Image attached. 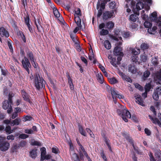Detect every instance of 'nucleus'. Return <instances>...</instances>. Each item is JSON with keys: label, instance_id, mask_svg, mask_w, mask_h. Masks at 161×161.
I'll use <instances>...</instances> for the list:
<instances>
[{"label": "nucleus", "instance_id": "nucleus-1", "mask_svg": "<svg viewBox=\"0 0 161 161\" xmlns=\"http://www.w3.org/2000/svg\"><path fill=\"white\" fill-rule=\"evenodd\" d=\"M26 55L27 58L25 56L24 59H23L21 61V63L23 68L29 74H30L29 68L31 67V65L28 58L31 61H33L34 56L32 52L31 51H28L26 52Z\"/></svg>", "mask_w": 161, "mask_h": 161}, {"label": "nucleus", "instance_id": "nucleus-2", "mask_svg": "<svg viewBox=\"0 0 161 161\" xmlns=\"http://www.w3.org/2000/svg\"><path fill=\"white\" fill-rule=\"evenodd\" d=\"M117 112L119 115L121 116L123 120L125 122H128L127 118H131V115L130 112L123 105H120V108L117 110Z\"/></svg>", "mask_w": 161, "mask_h": 161}, {"label": "nucleus", "instance_id": "nucleus-3", "mask_svg": "<svg viewBox=\"0 0 161 161\" xmlns=\"http://www.w3.org/2000/svg\"><path fill=\"white\" fill-rule=\"evenodd\" d=\"M35 86L38 90L45 87V81L43 78L40 76L38 73L34 75V81Z\"/></svg>", "mask_w": 161, "mask_h": 161}, {"label": "nucleus", "instance_id": "nucleus-4", "mask_svg": "<svg viewBox=\"0 0 161 161\" xmlns=\"http://www.w3.org/2000/svg\"><path fill=\"white\" fill-rule=\"evenodd\" d=\"M10 147V144L6 141L5 137L0 136V150L3 152L8 150Z\"/></svg>", "mask_w": 161, "mask_h": 161}, {"label": "nucleus", "instance_id": "nucleus-5", "mask_svg": "<svg viewBox=\"0 0 161 161\" xmlns=\"http://www.w3.org/2000/svg\"><path fill=\"white\" fill-rule=\"evenodd\" d=\"M116 11V10L114 9L111 11H106L103 14V19L105 20H107L108 19H110L114 16V12Z\"/></svg>", "mask_w": 161, "mask_h": 161}, {"label": "nucleus", "instance_id": "nucleus-6", "mask_svg": "<svg viewBox=\"0 0 161 161\" xmlns=\"http://www.w3.org/2000/svg\"><path fill=\"white\" fill-rule=\"evenodd\" d=\"M122 48L120 47L117 46L115 47L114 50V54L116 56H123L124 54L121 52Z\"/></svg>", "mask_w": 161, "mask_h": 161}, {"label": "nucleus", "instance_id": "nucleus-7", "mask_svg": "<svg viewBox=\"0 0 161 161\" xmlns=\"http://www.w3.org/2000/svg\"><path fill=\"white\" fill-rule=\"evenodd\" d=\"M158 94H161V86L157 87L156 90L154 92L153 95V99L156 100L158 101L159 98Z\"/></svg>", "mask_w": 161, "mask_h": 161}, {"label": "nucleus", "instance_id": "nucleus-8", "mask_svg": "<svg viewBox=\"0 0 161 161\" xmlns=\"http://www.w3.org/2000/svg\"><path fill=\"white\" fill-rule=\"evenodd\" d=\"M119 74L121 77L124 80L130 83L132 82V79L128 76L125 75L124 73L122 72H119Z\"/></svg>", "mask_w": 161, "mask_h": 161}, {"label": "nucleus", "instance_id": "nucleus-9", "mask_svg": "<svg viewBox=\"0 0 161 161\" xmlns=\"http://www.w3.org/2000/svg\"><path fill=\"white\" fill-rule=\"evenodd\" d=\"M0 35L2 37L5 36L6 37L9 36L8 32L3 27H2L0 29Z\"/></svg>", "mask_w": 161, "mask_h": 161}, {"label": "nucleus", "instance_id": "nucleus-10", "mask_svg": "<svg viewBox=\"0 0 161 161\" xmlns=\"http://www.w3.org/2000/svg\"><path fill=\"white\" fill-rule=\"evenodd\" d=\"M22 91V96L24 100L26 101L29 103L31 104H32V102L30 100L29 98V96L25 91Z\"/></svg>", "mask_w": 161, "mask_h": 161}, {"label": "nucleus", "instance_id": "nucleus-11", "mask_svg": "<svg viewBox=\"0 0 161 161\" xmlns=\"http://www.w3.org/2000/svg\"><path fill=\"white\" fill-rule=\"evenodd\" d=\"M128 70L133 74H135L137 72V69L136 66L133 64H130L128 66Z\"/></svg>", "mask_w": 161, "mask_h": 161}, {"label": "nucleus", "instance_id": "nucleus-12", "mask_svg": "<svg viewBox=\"0 0 161 161\" xmlns=\"http://www.w3.org/2000/svg\"><path fill=\"white\" fill-rule=\"evenodd\" d=\"M67 76L68 78V83L69 86V87L70 89L72 90L74 89V87L73 84V80L71 78L69 74V73H67Z\"/></svg>", "mask_w": 161, "mask_h": 161}, {"label": "nucleus", "instance_id": "nucleus-13", "mask_svg": "<svg viewBox=\"0 0 161 161\" xmlns=\"http://www.w3.org/2000/svg\"><path fill=\"white\" fill-rule=\"evenodd\" d=\"M135 97L136 100V101L137 103L142 106L143 105V100L140 95H135Z\"/></svg>", "mask_w": 161, "mask_h": 161}, {"label": "nucleus", "instance_id": "nucleus-14", "mask_svg": "<svg viewBox=\"0 0 161 161\" xmlns=\"http://www.w3.org/2000/svg\"><path fill=\"white\" fill-rule=\"evenodd\" d=\"M37 149H32L29 152V156L31 158L35 159L37 156Z\"/></svg>", "mask_w": 161, "mask_h": 161}, {"label": "nucleus", "instance_id": "nucleus-15", "mask_svg": "<svg viewBox=\"0 0 161 161\" xmlns=\"http://www.w3.org/2000/svg\"><path fill=\"white\" fill-rule=\"evenodd\" d=\"M12 104L13 103L11 102V103L9 101L5 100L3 103V108L5 110L7 109L10 106H11Z\"/></svg>", "mask_w": 161, "mask_h": 161}, {"label": "nucleus", "instance_id": "nucleus-16", "mask_svg": "<svg viewBox=\"0 0 161 161\" xmlns=\"http://www.w3.org/2000/svg\"><path fill=\"white\" fill-rule=\"evenodd\" d=\"M154 79L157 84L161 85V73L155 75Z\"/></svg>", "mask_w": 161, "mask_h": 161}, {"label": "nucleus", "instance_id": "nucleus-17", "mask_svg": "<svg viewBox=\"0 0 161 161\" xmlns=\"http://www.w3.org/2000/svg\"><path fill=\"white\" fill-rule=\"evenodd\" d=\"M21 121V119L19 118H17L11 121V125H19Z\"/></svg>", "mask_w": 161, "mask_h": 161}, {"label": "nucleus", "instance_id": "nucleus-18", "mask_svg": "<svg viewBox=\"0 0 161 161\" xmlns=\"http://www.w3.org/2000/svg\"><path fill=\"white\" fill-rule=\"evenodd\" d=\"M149 118L155 124H158L159 125L161 124L160 121L157 118H153L152 116L149 115L148 116Z\"/></svg>", "mask_w": 161, "mask_h": 161}, {"label": "nucleus", "instance_id": "nucleus-19", "mask_svg": "<svg viewBox=\"0 0 161 161\" xmlns=\"http://www.w3.org/2000/svg\"><path fill=\"white\" fill-rule=\"evenodd\" d=\"M106 28L109 30L112 29L114 27V23L112 21L108 22L106 24Z\"/></svg>", "mask_w": 161, "mask_h": 161}, {"label": "nucleus", "instance_id": "nucleus-20", "mask_svg": "<svg viewBox=\"0 0 161 161\" xmlns=\"http://www.w3.org/2000/svg\"><path fill=\"white\" fill-rule=\"evenodd\" d=\"M157 29V27L156 26H154L152 28H148L147 30L148 32L151 34H155L157 31L156 30Z\"/></svg>", "mask_w": 161, "mask_h": 161}, {"label": "nucleus", "instance_id": "nucleus-21", "mask_svg": "<svg viewBox=\"0 0 161 161\" xmlns=\"http://www.w3.org/2000/svg\"><path fill=\"white\" fill-rule=\"evenodd\" d=\"M97 76L98 82L101 84H103V83L104 80L102 74L101 73H98L97 75Z\"/></svg>", "mask_w": 161, "mask_h": 161}, {"label": "nucleus", "instance_id": "nucleus-22", "mask_svg": "<svg viewBox=\"0 0 161 161\" xmlns=\"http://www.w3.org/2000/svg\"><path fill=\"white\" fill-rule=\"evenodd\" d=\"M72 160L74 161H80L79 155L76 153H74L71 156Z\"/></svg>", "mask_w": 161, "mask_h": 161}, {"label": "nucleus", "instance_id": "nucleus-23", "mask_svg": "<svg viewBox=\"0 0 161 161\" xmlns=\"http://www.w3.org/2000/svg\"><path fill=\"white\" fill-rule=\"evenodd\" d=\"M51 7L53 8V13L54 16L57 18H59L60 17V14L57 9L56 8L54 7V4Z\"/></svg>", "mask_w": 161, "mask_h": 161}, {"label": "nucleus", "instance_id": "nucleus-24", "mask_svg": "<svg viewBox=\"0 0 161 161\" xmlns=\"http://www.w3.org/2000/svg\"><path fill=\"white\" fill-rule=\"evenodd\" d=\"M75 22L77 24V26L80 28V29H81L82 27V25L81 24V20L80 19V17L79 16H78L77 17V18H78V20L76 21L75 20V18L77 17L75 15Z\"/></svg>", "mask_w": 161, "mask_h": 161}, {"label": "nucleus", "instance_id": "nucleus-25", "mask_svg": "<svg viewBox=\"0 0 161 161\" xmlns=\"http://www.w3.org/2000/svg\"><path fill=\"white\" fill-rule=\"evenodd\" d=\"M107 87H109L110 88V91L111 92L112 96L113 98H114V97H117V94L116 92L115 89L114 88H112V87L110 88V86L108 85Z\"/></svg>", "mask_w": 161, "mask_h": 161}, {"label": "nucleus", "instance_id": "nucleus-26", "mask_svg": "<svg viewBox=\"0 0 161 161\" xmlns=\"http://www.w3.org/2000/svg\"><path fill=\"white\" fill-rule=\"evenodd\" d=\"M17 34L18 36H20L22 40L24 43H25L26 42L25 37L22 31H19L17 32Z\"/></svg>", "mask_w": 161, "mask_h": 161}, {"label": "nucleus", "instance_id": "nucleus-27", "mask_svg": "<svg viewBox=\"0 0 161 161\" xmlns=\"http://www.w3.org/2000/svg\"><path fill=\"white\" fill-rule=\"evenodd\" d=\"M136 9H137V11H138L143 8V3L141 2H138L136 3Z\"/></svg>", "mask_w": 161, "mask_h": 161}, {"label": "nucleus", "instance_id": "nucleus-28", "mask_svg": "<svg viewBox=\"0 0 161 161\" xmlns=\"http://www.w3.org/2000/svg\"><path fill=\"white\" fill-rule=\"evenodd\" d=\"M155 156L158 161H161V151H157L155 153Z\"/></svg>", "mask_w": 161, "mask_h": 161}, {"label": "nucleus", "instance_id": "nucleus-29", "mask_svg": "<svg viewBox=\"0 0 161 161\" xmlns=\"http://www.w3.org/2000/svg\"><path fill=\"white\" fill-rule=\"evenodd\" d=\"M150 75V72L149 70L145 71L143 74L142 76V79L143 80H145L147 78H148Z\"/></svg>", "mask_w": 161, "mask_h": 161}, {"label": "nucleus", "instance_id": "nucleus-30", "mask_svg": "<svg viewBox=\"0 0 161 161\" xmlns=\"http://www.w3.org/2000/svg\"><path fill=\"white\" fill-rule=\"evenodd\" d=\"M104 45L105 47L108 50L110 49L111 47V43L108 40L105 41Z\"/></svg>", "mask_w": 161, "mask_h": 161}, {"label": "nucleus", "instance_id": "nucleus-31", "mask_svg": "<svg viewBox=\"0 0 161 161\" xmlns=\"http://www.w3.org/2000/svg\"><path fill=\"white\" fill-rule=\"evenodd\" d=\"M79 131L80 133L84 136H86V134L85 131L83 129L82 126L80 125L79 126Z\"/></svg>", "mask_w": 161, "mask_h": 161}, {"label": "nucleus", "instance_id": "nucleus-32", "mask_svg": "<svg viewBox=\"0 0 161 161\" xmlns=\"http://www.w3.org/2000/svg\"><path fill=\"white\" fill-rule=\"evenodd\" d=\"M33 118L30 115H24L23 118V121L26 122L27 121H31L33 119Z\"/></svg>", "mask_w": 161, "mask_h": 161}, {"label": "nucleus", "instance_id": "nucleus-33", "mask_svg": "<svg viewBox=\"0 0 161 161\" xmlns=\"http://www.w3.org/2000/svg\"><path fill=\"white\" fill-rule=\"evenodd\" d=\"M69 35L73 42H75V43H76L77 40L76 38V36L75 34L70 32L69 33Z\"/></svg>", "mask_w": 161, "mask_h": 161}, {"label": "nucleus", "instance_id": "nucleus-34", "mask_svg": "<svg viewBox=\"0 0 161 161\" xmlns=\"http://www.w3.org/2000/svg\"><path fill=\"white\" fill-rule=\"evenodd\" d=\"M149 45L147 44L143 43L141 44L140 48L141 49L144 50L148 49L149 48Z\"/></svg>", "mask_w": 161, "mask_h": 161}, {"label": "nucleus", "instance_id": "nucleus-35", "mask_svg": "<svg viewBox=\"0 0 161 161\" xmlns=\"http://www.w3.org/2000/svg\"><path fill=\"white\" fill-rule=\"evenodd\" d=\"M152 86L150 83L146 84L144 87L145 91L147 92H149Z\"/></svg>", "mask_w": 161, "mask_h": 161}, {"label": "nucleus", "instance_id": "nucleus-36", "mask_svg": "<svg viewBox=\"0 0 161 161\" xmlns=\"http://www.w3.org/2000/svg\"><path fill=\"white\" fill-rule=\"evenodd\" d=\"M5 130L7 134H9L13 132V130H11V127L9 125L6 126Z\"/></svg>", "mask_w": 161, "mask_h": 161}, {"label": "nucleus", "instance_id": "nucleus-37", "mask_svg": "<svg viewBox=\"0 0 161 161\" xmlns=\"http://www.w3.org/2000/svg\"><path fill=\"white\" fill-rule=\"evenodd\" d=\"M140 50L139 49H132V55H135L137 56L140 53Z\"/></svg>", "mask_w": 161, "mask_h": 161}, {"label": "nucleus", "instance_id": "nucleus-38", "mask_svg": "<svg viewBox=\"0 0 161 161\" xmlns=\"http://www.w3.org/2000/svg\"><path fill=\"white\" fill-rule=\"evenodd\" d=\"M137 18L136 15L132 14L130 16V21L135 22L136 21Z\"/></svg>", "mask_w": 161, "mask_h": 161}, {"label": "nucleus", "instance_id": "nucleus-39", "mask_svg": "<svg viewBox=\"0 0 161 161\" xmlns=\"http://www.w3.org/2000/svg\"><path fill=\"white\" fill-rule=\"evenodd\" d=\"M116 4L115 1L111 2L109 3V7L110 8L115 9L116 7Z\"/></svg>", "mask_w": 161, "mask_h": 161}, {"label": "nucleus", "instance_id": "nucleus-40", "mask_svg": "<svg viewBox=\"0 0 161 161\" xmlns=\"http://www.w3.org/2000/svg\"><path fill=\"white\" fill-rule=\"evenodd\" d=\"M109 82L112 84H114L118 83V80L114 77L109 79Z\"/></svg>", "mask_w": 161, "mask_h": 161}, {"label": "nucleus", "instance_id": "nucleus-41", "mask_svg": "<svg viewBox=\"0 0 161 161\" xmlns=\"http://www.w3.org/2000/svg\"><path fill=\"white\" fill-rule=\"evenodd\" d=\"M100 35L101 36H105L108 34V31L107 30L102 29L100 32Z\"/></svg>", "mask_w": 161, "mask_h": 161}, {"label": "nucleus", "instance_id": "nucleus-42", "mask_svg": "<svg viewBox=\"0 0 161 161\" xmlns=\"http://www.w3.org/2000/svg\"><path fill=\"white\" fill-rule=\"evenodd\" d=\"M144 25L145 27L149 28L151 27L152 24L148 21H145L144 23Z\"/></svg>", "mask_w": 161, "mask_h": 161}, {"label": "nucleus", "instance_id": "nucleus-43", "mask_svg": "<svg viewBox=\"0 0 161 161\" xmlns=\"http://www.w3.org/2000/svg\"><path fill=\"white\" fill-rule=\"evenodd\" d=\"M40 151H41V157L42 158V156H43L45 155L46 153V149L45 147H42L40 149Z\"/></svg>", "mask_w": 161, "mask_h": 161}, {"label": "nucleus", "instance_id": "nucleus-44", "mask_svg": "<svg viewBox=\"0 0 161 161\" xmlns=\"http://www.w3.org/2000/svg\"><path fill=\"white\" fill-rule=\"evenodd\" d=\"M103 137V138L107 146L110 145L109 142L110 140L108 139L107 138V137L104 134L102 135Z\"/></svg>", "mask_w": 161, "mask_h": 161}, {"label": "nucleus", "instance_id": "nucleus-45", "mask_svg": "<svg viewBox=\"0 0 161 161\" xmlns=\"http://www.w3.org/2000/svg\"><path fill=\"white\" fill-rule=\"evenodd\" d=\"M140 59L144 62H146L147 60V55H142L140 56Z\"/></svg>", "mask_w": 161, "mask_h": 161}, {"label": "nucleus", "instance_id": "nucleus-46", "mask_svg": "<svg viewBox=\"0 0 161 161\" xmlns=\"http://www.w3.org/2000/svg\"><path fill=\"white\" fill-rule=\"evenodd\" d=\"M131 33L130 31L124 32L123 34V36L125 38H127L131 36Z\"/></svg>", "mask_w": 161, "mask_h": 161}, {"label": "nucleus", "instance_id": "nucleus-47", "mask_svg": "<svg viewBox=\"0 0 161 161\" xmlns=\"http://www.w3.org/2000/svg\"><path fill=\"white\" fill-rule=\"evenodd\" d=\"M131 59L133 62L136 63L138 61V56L137 55H132L131 58Z\"/></svg>", "mask_w": 161, "mask_h": 161}, {"label": "nucleus", "instance_id": "nucleus-48", "mask_svg": "<svg viewBox=\"0 0 161 161\" xmlns=\"http://www.w3.org/2000/svg\"><path fill=\"white\" fill-rule=\"evenodd\" d=\"M68 144L69 146V150L71 151H73L75 149L74 145L71 140H70L68 142Z\"/></svg>", "mask_w": 161, "mask_h": 161}, {"label": "nucleus", "instance_id": "nucleus-49", "mask_svg": "<svg viewBox=\"0 0 161 161\" xmlns=\"http://www.w3.org/2000/svg\"><path fill=\"white\" fill-rule=\"evenodd\" d=\"M25 23V24H27L30 23V19L29 17V15L28 14L25 17H24Z\"/></svg>", "mask_w": 161, "mask_h": 161}, {"label": "nucleus", "instance_id": "nucleus-50", "mask_svg": "<svg viewBox=\"0 0 161 161\" xmlns=\"http://www.w3.org/2000/svg\"><path fill=\"white\" fill-rule=\"evenodd\" d=\"M148 155L149 156L150 161H156L153 156V153L151 152H150Z\"/></svg>", "mask_w": 161, "mask_h": 161}, {"label": "nucleus", "instance_id": "nucleus-51", "mask_svg": "<svg viewBox=\"0 0 161 161\" xmlns=\"http://www.w3.org/2000/svg\"><path fill=\"white\" fill-rule=\"evenodd\" d=\"M31 144L32 146H41V144L39 142L36 141L31 142Z\"/></svg>", "mask_w": 161, "mask_h": 161}, {"label": "nucleus", "instance_id": "nucleus-52", "mask_svg": "<svg viewBox=\"0 0 161 161\" xmlns=\"http://www.w3.org/2000/svg\"><path fill=\"white\" fill-rule=\"evenodd\" d=\"M75 14L78 16H81V10L80 8H76L75 10Z\"/></svg>", "mask_w": 161, "mask_h": 161}, {"label": "nucleus", "instance_id": "nucleus-53", "mask_svg": "<svg viewBox=\"0 0 161 161\" xmlns=\"http://www.w3.org/2000/svg\"><path fill=\"white\" fill-rule=\"evenodd\" d=\"M11 42H12L10 40V41H8V45L9 47V48L10 50V51L11 52H13V49L12 46V45L11 43Z\"/></svg>", "mask_w": 161, "mask_h": 161}, {"label": "nucleus", "instance_id": "nucleus-54", "mask_svg": "<svg viewBox=\"0 0 161 161\" xmlns=\"http://www.w3.org/2000/svg\"><path fill=\"white\" fill-rule=\"evenodd\" d=\"M51 157V156L50 155H44L43 157L42 156V158H41V160L43 161L45 159H50Z\"/></svg>", "mask_w": 161, "mask_h": 161}, {"label": "nucleus", "instance_id": "nucleus-55", "mask_svg": "<svg viewBox=\"0 0 161 161\" xmlns=\"http://www.w3.org/2000/svg\"><path fill=\"white\" fill-rule=\"evenodd\" d=\"M52 152L56 154H57L59 153V149L57 147H53L52 148Z\"/></svg>", "mask_w": 161, "mask_h": 161}, {"label": "nucleus", "instance_id": "nucleus-56", "mask_svg": "<svg viewBox=\"0 0 161 161\" xmlns=\"http://www.w3.org/2000/svg\"><path fill=\"white\" fill-rule=\"evenodd\" d=\"M151 62L155 66L157 65L158 64L157 59L155 57L152 60Z\"/></svg>", "mask_w": 161, "mask_h": 161}, {"label": "nucleus", "instance_id": "nucleus-57", "mask_svg": "<svg viewBox=\"0 0 161 161\" xmlns=\"http://www.w3.org/2000/svg\"><path fill=\"white\" fill-rule=\"evenodd\" d=\"M29 136L28 135L24 134H21L19 136V138L23 139H26Z\"/></svg>", "mask_w": 161, "mask_h": 161}, {"label": "nucleus", "instance_id": "nucleus-58", "mask_svg": "<svg viewBox=\"0 0 161 161\" xmlns=\"http://www.w3.org/2000/svg\"><path fill=\"white\" fill-rule=\"evenodd\" d=\"M145 133L147 136H150L151 134V131L147 128H145L144 129Z\"/></svg>", "mask_w": 161, "mask_h": 161}, {"label": "nucleus", "instance_id": "nucleus-59", "mask_svg": "<svg viewBox=\"0 0 161 161\" xmlns=\"http://www.w3.org/2000/svg\"><path fill=\"white\" fill-rule=\"evenodd\" d=\"M138 26V25L136 24V23H132L130 24V28L132 29H135Z\"/></svg>", "mask_w": 161, "mask_h": 161}, {"label": "nucleus", "instance_id": "nucleus-60", "mask_svg": "<svg viewBox=\"0 0 161 161\" xmlns=\"http://www.w3.org/2000/svg\"><path fill=\"white\" fill-rule=\"evenodd\" d=\"M106 3L105 1L104 0L102 1V2L100 3V8L102 9H104L105 8V6L106 3Z\"/></svg>", "mask_w": 161, "mask_h": 161}, {"label": "nucleus", "instance_id": "nucleus-61", "mask_svg": "<svg viewBox=\"0 0 161 161\" xmlns=\"http://www.w3.org/2000/svg\"><path fill=\"white\" fill-rule=\"evenodd\" d=\"M14 94L13 93H9L8 95V100L9 101L10 103H11V102L13 103L12 98L14 96Z\"/></svg>", "mask_w": 161, "mask_h": 161}, {"label": "nucleus", "instance_id": "nucleus-62", "mask_svg": "<svg viewBox=\"0 0 161 161\" xmlns=\"http://www.w3.org/2000/svg\"><path fill=\"white\" fill-rule=\"evenodd\" d=\"M150 109L153 112L154 116H156L157 115V112L154 107L153 106H151L150 107Z\"/></svg>", "mask_w": 161, "mask_h": 161}, {"label": "nucleus", "instance_id": "nucleus-63", "mask_svg": "<svg viewBox=\"0 0 161 161\" xmlns=\"http://www.w3.org/2000/svg\"><path fill=\"white\" fill-rule=\"evenodd\" d=\"M100 155L101 157L104 160L107 159L106 157L105 156L103 150H102L101 151V153H100Z\"/></svg>", "mask_w": 161, "mask_h": 161}, {"label": "nucleus", "instance_id": "nucleus-64", "mask_svg": "<svg viewBox=\"0 0 161 161\" xmlns=\"http://www.w3.org/2000/svg\"><path fill=\"white\" fill-rule=\"evenodd\" d=\"M14 138V136L12 134L8 135L7 137V139L8 140H13Z\"/></svg>", "mask_w": 161, "mask_h": 161}]
</instances>
